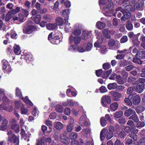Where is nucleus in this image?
Returning a JSON list of instances; mask_svg holds the SVG:
<instances>
[{"mask_svg": "<svg viewBox=\"0 0 145 145\" xmlns=\"http://www.w3.org/2000/svg\"><path fill=\"white\" fill-rule=\"evenodd\" d=\"M137 78L136 77L130 76L128 78L127 82L129 83L135 85L137 84L138 82V80H137Z\"/></svg>", "mask_w": 145, "mask_h": 145, "instance_id": "f8f14e48", "label": "nucleus"}, {"mask_svg": "<svg viewBox=\"0 0 145 145\" xmlns=\"http://www.w3.org/2000/svg\"><path fill=\"white\" fill-rule=\"evenodd\" d=\"M108 44L110 46L112 47L115 44L114 40L112 39L109 40Z\"/></svg>", "mask_w": 145, "mask_h": 145, "instance_id": "338daca9", "label": "nucleus"}, {"mask_svg": "<svg viewBox=\"0 0 145 145\" xmlns=\"http://www.w3.org/2000/svg\"><path fill=\"white\" fill-rule=\"evenodd\" d=\"M36 27H27L24 28L23 32L25 34H31L33 31L36 30Z\"/></svg>", "mask_w": 145, "mask_h": 145, "instance_id": "0eeeda50", "label": "nucleus"}, {"mask_svg": "<svg viewBox=\"0 0 145 145\" xmlns=\"http://www.w3.org/2000/svg\"><path fill=\"white\" fill-rule=\"evenodd\" d=\"M135 111L131 108L126 110L124 112V115L126 117H129L131 114L135 113Z\"/></svg>", "mask_w": 145, "mask_h": 145, "instance_id": "2eb2a0df", "label": "nucleus"}, {"mask_svg": "<svg viewBox=\"0 0 145 145\" xmlns=\"http://www.w3.org/2000/svg\"><path fill=\"white\" fill-rule=\"evenodd\" d=\"M20 8L18 7H17L15 9H13L9 11L6 16V17L8 16V18H10V16L12 15L16 14L17 13L19 12Z\"/></svg>", "mask_w": 145, "mask_h": 145, "instance_id": "6e6552de", "label": "nucleus"}, {"mask_svg": "<svg viewBox=\"0 0 145 145\" xmlns=\"http://www.w3.org/2000/svg\"><path fill=\"white\" fill-rule=\"evenodd\" d=\"M90 132V131L89 129H84L82 130V133L84 136L87 137Z\"/></svg>", "mask_w": 145, "mask_h": 145, "instance_id": "79ce46f5", "label": "nucleus"}, {"mask_svg": "<svg viewBox=\"0 0 145 145\" xmlns=\"http://www.w3.org/2000/svg\"><path fill=\"white\" fill-rule=\"evenodd\" d=\"M56 24L59 25H62L64 23V20L61 17H58L56 19Z\"/></svg>", "mask_w": 145, "mask_h": 145, "instance_id": "b1692460", "label": "nucleus"}, {"mask_svg": "<svg viewBox=\"0 0 145 145\" xmlns=\"http://www.w3.org/2000/svg\"><path fill=\"white\" fill-rule=\"evenodd\" d=\"M44 20L47 22H50L53 19L52 16L48 14L44 15L43 17Z\"/></svg>", "mask_w": 145, "mask_h": 145, "instance_id": "bb28decb", "label": "nucleus"}, {"mask_svg": "<svg viewBox=\"0 0 145 145\" xmlns=\"http://www.w3.org/2000/svg\"><path fill=\"white\" fill-rule=\"evenodd\" d=\"M125 132L129 133L131 131L130 133L128 135V136L132 138L134 141H136L137 140V135L136 134L138 131V130L135 128L134 125L126 126L125 128Z\"/></svg>", "mask_w": 145, "mask_h": 145, "instance_id": "f257e3e1", "label": "nucleus"}, {"mask_svg": "<svg viewBox=\"0 0 145 145\" xmlns=\"http://www.w3.org/2000/svg\"><path fill=\"white\" fill-rule=\"evenodd\" d=\"M125 88V87L123 86H118L117 85V86L116 87V91L120 93H121V92L123 91V90Z\"/></svg>", "mask_w": 145, "mask_h": 145, "instance_id": "a18cd8bd", "label": "nucleus"}, {"mask_svg": "<svg viewBox=\"0 0 145 145\" xmlns=\"http://www.w3.org/2000/svg\"><path fill=\"white\" fill-rule=\"evenodd\" d=\"M145 54V51L142 49H139L137 54H136L135 56H139L140 57L143 58Z\"/></svg>", "mask_w": 145, "mask_h": 145, "instance_id": "f3484780", "label": "nucleus"}, {"mask_svg": "<svg viewBox=\"0 0 145 145\" xmlns=\"http://www.w3.org/2000/svg\"><path fill=\"white\" fill-rule=\"evenodd\" d=\"M106 138L109 140L113 137V133L112 132H108L106 135Z\"/></svg>", "mask_w": 145, "mask_h": 145, "instance_id": "0e129e2a", "label": "nucleus"}, {"mask_svg": "<svg viewBox=\"0 0 145 145\" xmlns=\"http://www.w3.org/2000/svg\"><path fill=\"white\" fill-rule=\"evenodd\" d=\"M69 13V12L67 9H65L63 11L62 13V15L65 18V20H67L68 19Z\"/></svg>", "mask_w": 145, "mask_h": 145, "instance_id": "a878e982", "label": "nucleus"}, {"mask_svg": "<svg viewBox=\"0 0 145 145\" xmlns=\"http://www.w3.org/2000/svg\"><path fill=\"white\" fill-rule=\"evenodd\" d=\"M103 67L104 69L107 70L110 68V63H106L103 64Z\"/></svg>", "mask_w": 145, "mask_h": 145, "instance_id": "3c124183", "label": "nucleus"}, {"mask_svg": "<svg viewBox=\"0 0 145 145\" xmlns=\"http://www.w3.org/2000/svg\"><path fill=\"white\" fill-rule=\"evenodd\" d=\"M130 96H129L128 97H126L125 98L124 100V102L128 105L131 106L132 105V103L131 101L129 99Z\"/></svg>", "mask_w": 145, "mask_h": 145, "instance_id": "49530a36", "label": "nucleus"}, {"mask_svg": "<svg viewBox=\"0 0 145 145\" xmlns=\"http://www.w3.org/2000/svg\"><path fill=\"white\" fill-rule=\"evenodd\" d=\"M0 109L1 110H5L7 111L10 112L12 111V108L11 107L9 109L5 106V104H2L0 105Z\"/></svg>", "mask_w": 145, "mask_h": 145, "instance_id": "393cba45", "label": "nucleus"}, {"mask_svg": "<svg viewBox=\"0 0 145 145\" xmlns=\"http://www.w3.org/2000/svg\"><path fill=\"white\" fill-rule=\"evenodd\" d=\"M132 40L134 46L138 47L139 46L140 44V42L138 40V38L132 39Z\"/></svg>", "mask_w": 145, "mask_h": 145, "instance_id": "7c9ffc66", "label": "nucleus"}, {"mask_svg": "<svg viewBox=\"0 0 145 145\" xmlns=\"http://www.w3.org/2000/svg\"><path fill=\"white\" fill-rule=\"evenodd\" d=\"M108 132V129L106 128L103 129L100 133V138L101 140H103L106 135V133Z\"/></svg>", "mask_w": 145, "mask_h": 145, "instance_id": "4468645a", "label": "nucleus"}, {"mask_svg": "<svg viewBox=\"0 0 145 145\" xmlns=\"http://www.w3.org/2000/svg\"><path fill=\"white\" fill-rule=\"evenodd\" d=\"M126 122V119L123 117H121L118 120V122L121 124H124Z\"/></svg>", "mask_w": 145, "mask_h": 145, "instance_id": "bf43d9fd", "label": "nucleus"}, {"mask_svg": "<svg viewBox=\"0 0 145 145\" xmlns=\"http://www.w3.org/2000/svg\"><path fill=\"white\" fill-rule=\"evenodd\" d=\"M118 83L120 84H123L125 83L121 76L119 74L118 75L116 78Z\"/></svg>", "mask_w": 145, "mask_h": 145, "instance_id": "cd10ccee", "label": "nucleus"}, {"mask_svg": "<svg viewBox=\"0 0 145 145\" xmlns=\"http://www.w3.org/2000/svg\"><path fill=\"white\" fill-rule=\"evenodd\" d=\"M125 12H130V11L133 12V8L132 7L131 4L130 5H128L125 7Z\"/></svg>", "mask_w": 145, "mask_h": 145, "instance_id": "f704fd0d", "label": "nucleus"}, {"mask_svg": "<svg viewBox=\"0 0 145 145\" xmlns=\"http://www.w3.org/2000/svg\"><path fill=\"white\" fill-rule=\"evenodd\" d=\"M133 61L136 63L140 65L142 64L143 62V61L140 59L137 58H134Z\"/></svg>", "mask_w": 145, "mask_h": 145, "instance_id": "de8ad7c7", "label": "nucleus"}, {"mask_svg": "<svg viewBox=\"0 0 145 145\" xmlns=\"http://www.w3.org/2000/svg\"><path fill=\"white\" fill-rule=\"evenodd\" d=\"M134 3V1L133 0H123V3L125 5L133 4Z\"/></svg>", "mask_w": 145, "mask_h": 145, "instance_id": "864d4df0", "label": "nucleus"}, {"mask_svg": "<svg viewBox=\"0 0 145 145\" xmlns=\"http://www.w3.org/2000/svg\"><path fill=\"white\" fill-rule=\"evenodd\" d=\"M55 109L57 112L59 113L62 112L63 110L62 106L61 105H56Z\"/></svg>", "mask_w": 145, "mask_h": 145, "instance_id": "c9c22d12", "label": "nucleus"}, {"mask_svg": "<svg viewBox=\"0 0 145 145\" xmlns=\"http://www.w3.org/2000/svg\"><path fill=\"white\" fill-rule=\"evenodd\" d=\"M72 111L73 115L75 116H76L79 115H80L82 113V112L81 110H76L74 108L72 110Z\"/></svg>", "mask_w": 145, "mask_h": 145, "instance_id": "2f4dec72", "label": "nucleus"}, {"mask_svg": "<svg viewBox=\"0 0 145 145\" xmlns=\"http://www.w3.org/2000/svg\"><path fill=\"white\" fill-rule=\"evenodd\" d=\"M138 145H145V137H142L139 140Z\"/></svg>", "mask_w": 145, "mask_h": 145, "instance_id": "603ef678", "label": "nucleus"}, {"mask_svg": "<svg viewBox=\"0 0 145 145\" xmlns=\"http://www.w3.org/2000/svg\"><path fill=\"white\" fill-rule=\"evenodd\" d=\"M129 119L130 120H132L136 123H137L139 121L138 117L137 115L136 114L135 112V113H134L129 118Z\"/></svg>", "mask_w": 145, "mask_h": 145, "instance_id": "dca6fc26", "label": "nucleus"}, {"mask_svg": "<svg viewBox=\"0 0 145 145\" xmlns=\"http://www.w3.org/2000/svg\"><path fill=\"white\" fill-rule=\"evenodd\" d=\"M8 123V121L5 118H3L0 115V125L1 130L4 131L6 129Z\"/></svg>", "mask_w": 145, "mask_h": 145, "instance_id": "7ed1b4c3", "label": "nucleus"}, {"mask_svg": "<svg viewBox=\"0 0 145 145\" xmlns=\"http://www.w3.org/2000/svg\"><path fill=\"white\" fill-rule=\"evenodd\" d=\"M140 101V98L138 95L135 96L133 98L132 103L135 105H138Z\"/></svg>", "mask_w": 145, "mask_h": 145, "instance_id": "9d476101", "label": "nucleus"}, {"mask_svg": "<svg viewBox=\"0 0 145 145\" xmlns=\"http://www.w3.org/2000/svg\"><path fill=\"white\" fill-rule=\"evenodd\" d=\"M110 94L114 97V100L115 101H120L119 98L122 96V94L117 91H112L110 92Z\"/></svg>", "mask_w": 145, "mask_h": 145, "instance_id": "39448f33", "label": "nucleus"}, {"mask_svg": "<svg viewBox=\"0 0 145 145\" xmlns=\"http://www.w3.org/2000/svg\"><path fill=\"white\" fill-rule=\"evenodd\" d=\"M79 123L81 126H86L88 125V123L86 121L85 119V116L82 115L80 117L79 120Z\"/></svg>", "mask_w": 145, "mask_h": 145, "instance_id": "1a4fd4ad", "label": "nucleus"}, {"mask_svg": "<svg viewBox=\"0 0 145 145\" xmlns=\"http://www.w3.org/2000/svg\"><path fill=\"white\" fill-rule=\"evenodd\" d=\"M135 68V67L132 65L127 66L125 68V69L127 71H129L132 69Z\"/></svg>", "mask_w": 145, "mask_h": 145, "instance_id": "052dcab7", "label": "nucleus"}, {"mask_svg": "<svg viewBox=\"0 0 145 145\" xmlns=\"http://www.w3.org/2000/svg\"><path fill=\"white\" fill-rule=\"evenodd\" d=\"M97 27L99 29H103L106 26V24L100 21L98 22L96 24Z\"/></svg>", "mask_w": 145, "mask_h": 145, "instance_id": "5701e85b", "label": "nucleus"}, {"mask_svg": "<svg viewBox=\"0 0 145 145\" xmlns=\"http://www.w3.org/2000/svg\"><path fill=\"white\" fill-rule=\"evenodd\" d=\"M11 128L16 133H18L20 131V127L18 124H13L12 125Z\"/></svg>", "mask_w": 145, "mask_h": 145, "instance_id": "aec40b11", "label": "nucleus"}, {"mask_svg": "<svg viewBox=\"0 0 145 145\" xmlns=\"http://www.w3.org/2000/svg\"><path fill=\"white\" fill-rule=\"evenodd\" d=\"M60 138L61 142L64 144L67 145L70 142L69 138L63 133L61 134Z\"/></svg>", "mask_w": 145, "mask_h": 145, "instance_id": "423d86ee", "label": "nucleus"}, {"mask_svg": "<svg viewBox=\"0 0 145 145\" xmlns=\"http://www.w3.org/2000/svg\"><path fill=\"white\" fill-rule=\"evenodd\" d=\"M93 45L91 43H87L86 47V51H89L90 50L92 47Z\"/></svg>", "mask_w": 145, "mask_h": 145, "instance_id": "e2e57ef3", "label": "nucleus"}, {"mask_svg": "<svg viewBox=\"0 0 145 145\" xmlns=\"http://www.w3.org/2000/svg\"><path fill=\"white\" fill-rule=\"evenodd\" d=\"M115 31L113 30L111 31H108V30L107 29H105L103 30L102 31V33L106 37H107L108 38H110L111 37L108 35V34L109 33H110L111 34H114Z\"/></svg>", "mask_w": 145, "mask_h": 145, "instance_id": "ddd939ff", "label": "nucleus"}, {"mask_svg": "<svg viewBox=\"0 0 145 145\" xmlns=\"http://www.w3.org/2000/svg\"><path fill=\"white\" fill-rule=\"evenodd\" d=\"M19 20L20 22H23L24 18V16L21 13H20L18 15Z\"/></svg>", "mask_w": 145, "mask_h": 145, "instance_id": "13d9d810", "label": "nucleus"}, {"mask_svg": "<svg viewBox=\"0 0 145 145\" xmlns=\"http://www.w3.org/2000/svg\"><path fill=\"white\" fill-rule=\"evenodd\" d=\"M117 84L116 82L109 84L107 85V88L109 90L116 89L117 86Z\"/></svg>", "mask_w": 145, "mask_h": 145, "instance_id": "6ab92c4d", "label": "nucleus"}, {"mask_svg": "<svg viewBox=\"0 0 145 145\" xmlns=\"http://www.w3.org/2000/svg\"><path fill=\"white\" fill-rule=\"evenodd\" d=\"M57 26L56 24H49L46 26L47 28L49 30H52L55 29Z\"/></svg>", "mask_w": 145, "mask_h": 145, "instance_id": "c756f323", "label": "nucleus"}, {"mask_svg": "<svg viewBox=\"0 0 145 145\" xmlns=\"http://www.w3.org/2000/svg\"><path fill=\"white\" fill-rule=\"evenodd\" d=\"M16 94L17 96L19 97L20 99L23 98L22 92L20 89L18 88H17L16 89Z\"/></svg>", "mask_w": 145, "mask_h": 145, "instance_id": "37998d69", "label": "nucleus"}, {"mask_svg": "<svg viewBox=\"0 0 145 145\" xmlns=\"http://www.w3.org/2000/svg\"><path fill=\"white\" fill-rule=\"evenodd\" d=\"M102 99L108 104H110L111 103V99L110 96H103Z\"/></svg>", "mask_w": 145, "mask_h": 145, "instance_id": "4c0bfd02", "label": "nucleus"}, {"mask_svg": "<svg viewBox=\"0 0 145 145\" xmlns=\"http://www.w3.org/2000/svg\"><path fill=\"white\" fill-rule=\"evenodd\" d=\"M123 114L122 111H120L116 112L114 115V117L116 118H119L121 117Z\"/></svg>", "mask_w": 145, "mask_h": 145, "instance_id": "a19ab883", "label": "nucleus"}, {"mask_svg": "<svg viewBox=\"0 0 145 145\" xmlns=\"http://www.w3.org/2000/svg\"><path fill=\"white\" fill-rule=\"evenodd\" d=\"M140 4L138 3H136L134 5L133 8V12H134L136 10L138 9L140 7Z\"/></svg>", "mask_w": 145, "mask_h": 145, "instance_id": "680f3d73", "label": "nucleus"}, {"mask_svg": "<svg viewBox=\"0 0 145 145\" xmlns=\"http://www.w3.org/2000/svg\"><path fill=\"white\" fill-rule=\"evenodd\" d=\"M128 40L127 37L125 35L123 36L121 39L120 41L121 43H124Z\"/></svg>", "mask_w": 145, "mask_h": 145, "instance_id": "4d7b16f0", "label": "nucleus"}, {"mask_svg": "<svg viewBox=\"0 0 145 145\" xmlns=\"http://www.w3.org/2000/svg\"><path fill=\"white\" fill-rule=\"evenodd\" d=\"M124 15L121 18L122 21H125V20L129 18L131 15V13L129 12H126L124 13H122Z\"/></svg>", "mask_w": 145, "mask_h": 145, "instance_id": "9b49d317", "label": "nucleus"}, {"mask_svg": "<svg viewBox=\"0 0 145 145\" xmlns=\"http://www.w3.org/2000/svg\"><path fill=\"white\" fill-rule=\"evenodd\" d=\"M138 82L136 87V90L138 92L140 93L144 88L145 78H140L138 80Z\"/></svg>", "mask_w": 145, "mask_h": 145, "instance_id": "f03ea898", "label": "nucleus"}, {"mask_svg": "<svg viewBox=\"0 0 145 145\" xmlns=\"http://www.w3.org/2000/svg\"><path fill=\"white\" fill-rule=\"evenodd\" d=\"M77 134L76 133L72 132L70 133L69 135V138L71 139H75L77 137Z\"/></svg>", "mask_w": 145, "mask_h": 145, "instance_id": "e433bc0d", "label": "nucleus"}, {"mask_svg": "<svg viewBox=\"0 0 145 145\" xmlns=\"http://www.w3.org/2000/svg\"><path fill=\"white\" fill-rule=\"evenodd\" d=\"M41 16L40 15H37L34 18L33 20L34 22L37 24H39L41 20Z\"/></svg>", "mask_w": 145, "mask_h": 145, "instance_id": "72a5a7b5", "label": "nucleus"}, {"mask_svg": "<svg viewBox=\"0 0 145 145\" xmlns=\"http://www.w3.org/2000/svg\"><path fill=\"white\" fill-rule=\"evenodd\" d=\"M128 36L130 38H132V39L138 38L137 35L136 34H135L134 33L132 32H129L128 34Z\"/></svg>", "mask_w": 145, "mask_h": 145, "instance_id": "09e8293b", "label": "nucleus"}, {"mask_svg": "<svg viewBox=\"0 0 145 145\" xmlns=\"http://www.w3.org/2000/svg\"><path fill=\"white\" fill-rule=\"evenodd\" d=\"M118 136L121 138H124L126 136V134L125 131L122 130L118 134Z\"/></svg>", "mask_w": 145, "mask_h": 145, "instance_id": "ea45409f", "label": "nucleus"}, {"mask_svg": "<svg viewBox=\"0 0 145 145\" xmlns=\"http://www.w3.org/2000/svg\"><path fill=\"white\" fill-rule=\"evenodd\" d=\"M101 93H104L107 91L108 90L106 87L104 86H101L99 89Z\"/></svg>", "mask_w": 145, "mask_h": 145, "instance_id": "774afa93", "label": "nucleus"}, {"mask_svg": "<svg viewBox=\"0 0 145 145\" xmlns=\"http://www.w3.org/2000/svg\"><path fill=\"white\" fill-rule=\"evenodd\" d=\"M81 40V38L80 37H75L74 39V42L75 44H76L79 43Z\"/></svg>", "mask_w": 145, "mask_h": 145, "instance_id": "69168bd1", "label": "nucleus"}, {"mask_svg": "<svg viewBox=\"0 0 145 145\" xmlns=\"http://www.w3.org/2000/svg\"><path fill=\"white\" fill-rule=\"evenodd\" d=\"M112 72V69H110L106 71H104L103 74L102 75L103 78H107L108 76Z\"/></svg>", "mask_w": 145, "mask_h": 145, "instance_id": "c85d7f7f", "label": "nucleus"}, {"mask_svg": "<svg viewBox=\"0 0 145 145\" xmlns=\"http://www.w3.org/2000/svg\"><path fill=\"white\" fill-rule=\"evenodd\" d=\"M118 104L116 102H115L111 104L110 105L111 109L113 111H115L118 108Z\"/></svg>", "mask_w": 145, "mask_h": 145, "instance_id": "58836bf2", "label": "nucleus"}, {"mask_svg": "<svg viewBox=\"0 0 145 145\" xmlns=\"http://www.w3.org/2000/svg\"><path fill=\"white\" fill-rule=\"evenodd\" d=\"M145 110V108L144 107L142 106H139L136 108V110L137 113H138L142 112Z\"/></svg>", "mask_w": 145, "mask_h": 145, "instance_id": "c03bdc74", "label": "nucleus"}, {"mask_svg": "<svg viewBox=\"0 0 145 145\" xmlns=\"http://www.w3.org/2000/svg\"><path fill=\"white\" fill-rule=\"evenodd\" d=\"M8 140L12 143H15V145H19V136H17L14 134L8 137Z\"/></svg>", "mask_w": 145, "mask_h": 145, "instance_id": "20e7f679", "label": "nucleus"}, {"mask_svg": "<svg viewBox=\"0 0 145 145\" xmlns=\"http://www.w3.org/2000/svg\"><path fill=\"white\" fill-rule=\"evenodd\" d=\"M139 39L141 42L140 44L141 46L145 50V36L143 35L141 36Z\"/></svg>", "mask_w": 145, "mask_h": 145, "instance_id": "412c9836", "label": "nucleus"}, {"mask_svg": "<svg viewBox=\"0 0 145 145\" xmlns=\"http://www.w3.org/2000/svg\"><path fill=\"white\" fill-rule=\"evenodd\" d=\"M54 126L56 129L61 130L63 127V124L60 122H56L54 123Z\"/></svg>", "mask_w": 145, "mask_h": 145, "instance_id": "a211bd4d", "label": "nucleus"}, {"mask_svg": "<svg viewBox=\"0 0 145 145\" xmlns=\"http://www.w3.org/2000/svg\"><path fill=\"white\" fill-rule=\"evenodd\" d=\"M14 53L17 55L20 54L21 53L20 47L19 46L15 45L14 46Z\"/></svg>", "mask_w": 145, "mask_h": 145, "instance_id": "473e14b6", "label": "nucleus"}, {"mask_svg": "<svg viewBox=\"0 0 145 145\" xmlns=\"http://www.w3.org/2000/svg\"><path fill=\"white\" fill-rule=\"evenodd\" d=\"M125 145H129L132 144L133 143L132 140L131 138H126L125 142Z\"/></svg>", "mask_w": 145, "mask_h": 145, "instance_id": "8fccbe9b", "label": "nucleus"}, {"mask_svg": "<svg viewBox=\"0 0 145 145\" xmlns=\"http://www.w3.org/2000/svg\"><path fill=\"white\" fill-rule=\"evenodd\" d=\"M126 27L127 29L129 30H131L133 29V24L131 22L130 20H128L127 21Z\"/></svg>", "mask_w": 145, "mask_h": 145, "instance_id": "4be33fe9", "label": "nucleus"}, {"mask_svg": "<svg viewBox=\"0 0 145 145\" xmlns=\"http://www.w3.org/2000/svg\"><path fill=\"white\" fill-rule=\"evenodd\" d=\"M21 110L22 114H26L28 111L27 108L24 106L21 107Z\"/></svg>", "mask_w": 145, "mask_h": 145, "instance_id": "6e6d98bb", "label": "nucleus"}, {"mask_svg": "<svg viewBox=\"0 0 145 145\" xmlns=\"http://www.w3.org/2000/svg\"><path fill=\"white\" fill-rule=\"evenodd\" d=\"M100 122L101 125L104 127L106 125V121L104 117H102L100 119Z\"/></svg>", "mask_w": 145, "mask_h": 145, "instance_id": "5fc2aeb1", "label": "nucleus"}]
</instances>
